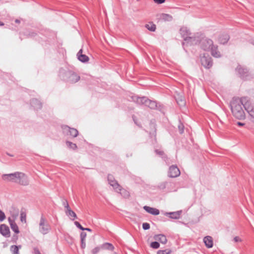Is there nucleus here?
Masks as SVG:
<instances>
[{
  "instance_id": "f257e3e1",
  "label": "nucleus",
  "mask_w": 254,
  "mask_h": 254,
  "mask_svg": "<svg viewBox=\"0 0 254 254\" xmlns=\"http://www.w3.org/2000/svg\"><path fill=\"white\" fill-rule=\"evenodd\" d=\"M246 99L245 97L241 99L234 97L230 103V106L233 115L239 120L245 119V114L242 106L243 105V102Z\"/></svg>"
},
{
  "instance_id": "f03ea898",
  "label": "nucleus",
  "mask_w": 254,
  "mask_h": 254,
  "mask_svg": "<svg viewBox=\"0 0 254 254\" xmlns=\"http://www.w3.org/2000/svg\"><path fill=\"white\" fill-rule=\"evenodd\" d=\"M2 178L4 180L18 183L22 186H27L29 183L27 176L22 172H16L14 173L4 174Z\"/></svg>"
},
{
  "instance_id": "7ed1b4c3",
  "label": "nucleus",
  "mask_w": 254,
  "mask_h": 254,
  "mask_svg": "<svg viewBox=\"0 0 254 254\" xmlns=\"http://www.w3.org/2000/svg\"><path fill=\"white\" fill-rule=\"evenodd\" d=\"M200 47L204 51H210L211 55L215 58L221 57L220 52L218 50V46L213 44V41L209 38H203L200 41Z\"/></svg>"
},
{
  "instance_id": "20e7f679",
  "label": "nucleus",
  "mask_w": 254,
  "mask_h": 254,
  "mask_svg": "<svg viewBox=\"0 0 254 254\" xmlns=\"http://www.w3.org/2000/svg\"><path fill=\"white\" fill-rule=\"evenodd\" d=\"M51 229V227L46 219L42 215L39 223V231L43 234H47Z\"/></svg>"
},
{
  "instance_id": "39448f33",
  "label": "nucleus",
  "mask_w": 254,
  "mask_h": 254,
  "mask_svg": "<svg viewBox=\"0 0 254 254\" xmlns=\"http://www.w3.org/2000/svg\"><path fill=\"white\" fill-rule=\"evenodd\" d=\"M180 33L185 41H190L191 42L195 41V37L191 36V34L187 27H182L180 29Z\"/></svg>"
},
{
  "instance_id": "423d86ee",
  "label": "nucleus",
  "mask_w": 254,
  "mask_h": 254,
  "mask_svg": "<svg viewBox=\"0 0 254 254\" xmlns=\"http://www.w3.org/2000/svg\"><path fill=\"white\" fill-rule=\"evenodd\" d=\"M200 62L201 64L205 68H210L212 65V61L211 57L208 55L205 56L204 55L200 58Z\"/></svg>"
},
{
  "instance_id": "0eeeda50",
  "label": "nucleus",
  "mask_w": 254,
  "mask_h": 254,
  "mask_svg": "<svg viewBox=\"0 0 254 254\" xmlns=\"http://www.w3.org/2000/svg\"><path fill=\"white\" fill-rule=\"evenodd\" d=\"M180 171L176 165H172L168 171V176L170 178H176L180 176Z\"/></svg>"
},
{
  "instance_id": "6e6552de",
  "label": "nucleus",
  "mask_w": 254,
  "mask_h": 254,
  "mask_svg": "<svg viewBox=\"0 0 254 254\" xmlns=\"http://www.w3.org/2000/svg\"><path fill=\"white\" fill-rule=\"evenodd\" d=\"M62 128L64 132L73 137H76L78 134V130L74 128L69 127L67 126H63Z\"/></svg>"
},
{
  "instance_id": "1a4fd4ad",
  "label": "nucleus",
  "mask_w": 254,
  "mask_h": 254,
  "mask_svg": "<svg viewBox=\"0 0 254 254\" xmlns=\"http://www.w3.org/2000/svg\"><path fill=\"white\" fill-rule=\"evenodd\" d=\"M67 81L70 83H74L77 82L80 79V76L77 74L69 72L67 73Z\"/></svg>"
},
{
  "instance_id": "9d476101",
  "label": "nucleus",
  "mask_w": 254,
  "mask_h": 254,
  "mask_svg": "<svg viewBox=\"0 0 254 254\" xmlns=\"http://www.w3.org/2000/svg\"><path fill=\"white\" fill-rule=\"evenodd\" d=\"M108 181L109 184L113 187L116 191H118L117 189L119 187L120 188V185L118 184L117 181L115 180L114 177L111 175H109L108 176Z\"/></svg>"
},
{
  "instance_id": "9b49d317",
  "label": "nucleus",
  "mask_w": 254,
  "mask_h": 254,
  "mask_svg": "<svg viewBox=\"0 0 254 254\" xmlns=\"http://www.w3.org/2000/svg\"><path fill=\"white\" fill-rule=\"evenodd\" d=\"M0 233L5 237H9L10 236L9 229L8 227L5 224L0 225Z\"/></svg>"
},
{
  "instance_id": "f8f14e48",
  "label": "nucleus",
  "mask_w": 254,
  "mask_h": 254,
  "mask_svg": "<svg viewBox=\"0 0 254 254\" xmlns=\"http://www.w3.org/2000/svg\"><path fill=\"white\" fill-rule=\"evenodd\" d=\"M131 98L133 102L139 105H145L147 99L146 97H139L137 96H132Z\"/></svg>"
},
{
  "instance_id": "ddd939ff",
  "label": "nucleus",
  "mask_w": 254,
  "mask_h": 254,
  "mask_svg": "<svg viewBox=\"0 0 254 254\" xmlns=\"http://www.w3.org/2000/svg\"><path fill=\"white\" fill-rule=\"evenodd\" d=\"M229 39L230 37L227 34L223 33L219 35L218 41L220 44H225L228 42Z\"/></svg>"
},
{
  "instance_id": "4468645a",
  "label": "nucleus",
  "mask_w": 254,
  "mask_h": 254,
  "mask_svg": "<svg viewBox=\"0 0 254 254\" xmlns=\"http://www.w3.org/2000/svg\"><path fill=\"white\" fill-rule=\"evenodd\" d=\"M143 208L146 212L152 215H157L159 214V210L156 208L148 206H144Z\"/></svg>"
},
{
  "instance_id": "2eb2a0df",
  "label": "nucleus",
  "mask_w": 254,
  "mask_h": 254,
  "mask_svg": "<svg viewBox=\"0 0 254 254\" xmlns=\"http://www.w3.org/2000/svg\"><path fill=\"white\" fill-rule=\"evenodd\" d=\"M10 213L11 216L8 217V219H10L11 220L12 219L15 220L19 215V210L15 207H11L10 210Z\"/></svg>"
},
{
  "instance_id": "dca6fc26",
  "label": "nucleus",
  "mask_w": 254,
  "mask_h": 254,
  "mask_svg": "<svg viewBox=\"0 0 254 254\" xmlns=\"http://www.w3.org/2000/svg\"><path fill=\"white\" fill-rule=\"evenodd\" d=\"M203 242L205 246L208 248H211L213 247V242L211 237L206 236L203 239Z\"/></svg>"
},
{
  "instance_id": "f3484780",
  "label": "nucleus",
  "mask_w": 254,
  "mask_h": 254,
  "mask_svg": "<svg viewBox=\"0 0 254 254\" xmlns=\"http://www.w3.org/2000/svg\"><path fill=\"white\" fill-rule=\"evenodd\" d=\"M9 223L10 224L11 229L16 234L19 233V231L17 224L15 222V220L10 219H8Z\"/></svg>"
},
{
  "instance_id": "a211bd4d",
  "label": "nucleus",
  "mask_w": 254,
  "mask_h": 254,
  "mask_svg": "<svg viewBox=\"0 0 254 254\" xmlns=\"http://www.w3.org/2000/svg\"><path fill=\"white\" fill-rule=\"evenodd\" d=\"M82 53V50L81 49L79 50V51L77 53L78 59L80 61H81L83 63H85V62H88L89 60V58L85 55H83Z\"/></svg>"
},
{
  "instance_id": "6ab92c4d",
  "label": "nucleus",
  "mask_w": 254,
  "mask_h": 254,
  "mask_svg": "<svg viewBox=\"0 0 254 254\" xmlns=\"http://www.w3.org/2000/svg\"><path fill=\"white\" fill-rule=\"evenodd\" d=\"M118 193H120L123 197L128 198L129 196V192L126 190L123 189L121 186L117 189Z\"/></svg>"
},
{
  "instance_id": "aec40b11",
  "label": "nucleus",
  "mask_w": 254,
  "mask_h": 254,
  "mask_svg": "<svg viewBox=\"0 0 254 254\" xmlns=\"http://www.w3.org/2000/svg\"><path fill=\"white\" fill-rule=\"evenodd\" d=\"M154 239L156 240L159 241L160 243H161L163 244H166L167 242V240L166 236L162 234L155 235L154 236Z\"/></svg>"
},
{
  "instance_id": "412c9836",
  "label": "nucleus",
  "mask_w": 254,
  "mask_h": 254,
  "mask_svg": "<svg viewBox=\"0 0 254 254\" xmlns=\"http://www.w3.org/2000/svg\"><path fill=\"white\" fill-rule=\"evenodd\" d=\"M243 106L248 112L254 109V105L250 101H247L245 103L243 102Z\"/></svg>"
},
{
  "instance_id": "4be33fe9",
  "label": "nucleus",
  "mask_w": 254,
  "mask_h": 254,
  "mask_svg": "<svg viewBox=\"0 0 254 254\" xmlns=\"http://www.w3.org/2000/svg\"><path fill=\"white\" fill-rule=\"evenodd\" d=\"M31 104L35 109H40L42 107V104L40 102L36 99H33L31 100Z\"/></svg>"
},
{
  "instance_id": "5701e85b",
  "label": "nucleus",
  "mask_w": 254,
  "mask_h": 254,
  "mask_svg": "<svg viewBox=\"0 0 254 254\" xmlns=\"http://www.w3.org/2000/svg\"><path fill=\"white\" fill-rule=\"evenodd\" d=\"M181 213V211H178L176 212L168 213L167 215H169L171 218L178 219L180 218Z\"/></svg>"
},
{
  "instance_id": "b1692460",
  "label": "nucleus",
  "mask_w": 254,
  "mask_h": 254,
  "mask_svg": "<svg viewBox=\"0 0 254 254\" xmlns=\"http://www.w3.org/2000/svg\"><path fill=\"white\" fill-rule=\"evenodd\" d=\"M146 103L145 104V105L146 106L148 107L151 109H154L157 107V104L155 101H151L148 98L147 99V100H146Z\"/></svg>"
},
{
  "instance_id": "393cba45",
  "label": "nucleus",
  "mask_w": 254,
  "mask_h": 254,
  "mask_svg": "<svg viewBox=\"0 0 254 254\" xmlns=\"http://www.w3.org/2000/svg\"><path fill=\"white\" fill-rule=\"evenodd\" d=\"M145 27L149 31L154 32L155 31L156 27V25L153 22H149L145 25Z\"/></svg>"
},
{
  "instance_id": "a878e982",
  "label": "nucleus",
  "mask_w": 254,
  "mask_h": 254,
  "mask_svg": "<svg viewBox=\"0 0 254 254\" xmlns=\"http://www.w3.org/2000/svg\"><path fill=\"white\" fill-rule=\"evenodd\" d=\"M236 70L238 71L239 73L241 76H244L248 72V70H247V69L246 68H243V67H242L240 65H239L237 67Z\"/></svg>"
},
{
  "instance_id": "bb28decb",
  "label": "nucleus",
  "mask_w": 254,
  "mask_h": 254,
  "mask_svg": "<svg viewBox=\"0 0 254 254\" xmlns=\"http://www.w3.org/2000/svg\"><path fill=\"white\" fill-rule=\"evenodd\" d=\"M65 213L67 215L70 216L71 217H72L73 218H71L72 220H74V219L76 218V215L75 213L70 208L66 210Z\"/></svg>"
},
{
  "instance_id": "cd10ccee",
  "label": "nucleus",
  "mask_w": 254,
  "mask_h": 254,
  "mask_svg": "<svg viewBox=\"0 0 254 254\" xmlns=\"http://www.w3.org/2000/svg\"><path fill=\"white\" fill-rule=\"evenodd\" d=\"M101 248L104 249L109 250L111 251H113L114 249V247L113 245L108 243L103 244Z\"/></svg>"
},
{
  "instance_id": "c85d7f7f",
  "label": "nucleus",
  "mask_w": 254,
  "mask_h": 254,
  "mask_svg": "<svg viewBox=\"0 0 254 254\" xmlns=\"http://www.w3.org/2000/svg\"><path fill=\"white\" fill-rule=\"evenodd\" d=\"M161 18L162 19L166 20V21H171L173 19V17L171 15H170L168 14H165V13H163L162 14Z\"/></svg>"
},
{
  "instance_id": "c756f323",
  "label": "nucleus",
  "mask_w": 254,
  "mask_h": 254,
  "mask_svg": "<svg viewBox=\"0 0 254 254\" xmlns=\"http://www.w3.org/2000/svg\"><path fill=\"white\" fill-rule=\"evenodd\" d=\"M10 251L13 254H19V248L18 246L15 245L11 246Z\"/></svg>"
},
{
  "instance_id": "7c9ffc66",
  "label": "nucleus",
  "mask_w": 254,
  "mask_h": 254,
  "mask_svg": "<svg viewBox=\"0 0 254 254\" xmlns=\"http://www.w3.org/2000/svg\"><path fill=\"white\" fill-rule=\"evenodd\" d=\"M66 144L68 147H69L72 149H75L77 148V146H76V144L73 143L71 142L66 141Z\"/></svg>"
},
{
  "instance_id": "2f4dec72",
  "label": "nucleus",
  "mask_w": 254,
  "mask_h": 254,
  "mask_svg": "<svg viewBox=\"0 0 254 254\" xmlns=\"http://www.w3.org/2000/svg\"><path fill=\"white\" fill-rule=\"evenodd\" d=\"M171 250L170 249H166L165 250H159L157 252V254H170Z\"/></svg>"
},
{
  "instance_id": "473e14b6",
  "label": "nucleus",
  "mask_w": 254,
  "mask_h": 254,
  "mask_svg": "<svg viewBox=\"0 0 254 254\" xmlns=\"http://www.w3.org/2000/svg\"><path fill=\"white\" fill-rule=\"evenodd\" d=\"M150 246L151 248L156 249L159 248L160 244L157 242H153L151 243Z\"/></svg>"
},
{
  "instance_id": "72a5a7b5",
  "label": "nucleus",
  "mask_w": 254,
  "mask_h": 254,
  "mask_svg": "<svg viewBox=\"0 0 254 254\" xmlns=\"http://www.w3.org/2000/svg\"><path fill=\"white\" fill-rule=\"evenodd\" d=\"M176 101H177V103L180 106H184L185 104V100H184L183 98H181L180 99H176Z\"/></svg>"
},
{
  "instance_id": "f704fd0d",
  "label": "nucleus",
  "mask_w": 254,
  "mask_h": 254,
  "mask_svg": "<svg viewBox=\"0 0 254 254\" xmlns=\"http://www.w3.org/2000/svg\"><path fill=\"white\" fill-rule=\"evenodd\" d=\"M5 218V216L4 213L0 210V221L2 222L3 221Z\"/></svg>"
},
{
  "instance_id": "c9c22d12",
  "label": "nucleus",
  "mask_w": 254,
  "mask_h": 254,
  "mask_svg": "<svg viewBox=\"0 0 254 254\" xmlns=\"http://www.w3.org/2000/svg\"><path fill=\"white\" fill-rule=\"evenodd\" d=\"M20 219L22 222H26V214L24 212L21 213Z\"/></svg>"
},
{
  "instance_id": "e433bc0d",
  "label": "nucleus",
  "mask_w": 254,
  "mask_h": 254,
  "mask_svg": "<svg viewBox=\"0 0 254 254\" xmlns=\"http://www.w3.org/2000/svg\"><path fill=\"white\" fill-rule=\"evenodd\" d=\"M142 228L144 230H148L150 228V225L147 223H144L142 224Z\"/></svg>"
},
{
  "instance_id": "4c0bfd02",
  "label": "nucleus",
  "mask_w": 254,
  "mask_h": 254,
  "mask_svg": "<svg viewBox=\"0 0 254 254\" xmlns=\"http://www.w3.org/2000/svg\"><path fill=\"white\" fill-rule=\"evenodd\" d=\"M100 250V247H96L92 250V254H97Z\"/></svg>"
},
{
  "instance_id": "58836bf2",
  "label": "nucleus",
  "mask_w": 254,
  "mask_h": 254,
  "mask_svg": "<svg viewBox=\"0 0 254 254\" xmlns=\"http://www.w3.org/2000/svg\"><path fill=\"white\" fill-rule=\"evenodd\" d=\"M74 224L76 225V226L79 229H80V230H84V228H83L81 225L80 224L77 222V221H75L74 222Z\"/></svg>"
},
{
  "instance_id": "ea45409f",
  "label": "nucleus",
  "mask_w": 254,
  "mask_h": 254,
  "mask_svg": "<svg viewBox=\"0 0 254 254\" xmlns=\"http://www.w3.org/2000/svg\"><path fill=\"white\" fill-rule=\"evenodd\" d=\"M63 205L64 206V207L67 209L70 208V207L68 205V202L66 200H64L63 202Z\"/></svg>"
},
{
  "instance_id": "a19ab883",
  "label": "nucleus",
  "mask_w": 254,
  "mask_h": 254,
  "mask_svg": "<svg viewBox=\"0 0 254 254\" xmlns=\"http://www.w3.org/2000/svg\"><path fill=\"white\" fill-rule=\"evenodd\" d=\"M86 237V233L85 232H81L80 234V239L81 240H85V238Z\"/></svg>"
},
{
  "instance_id": "79ce46f5",
  "label": "nucleus",
  "mask_w": 254,
  "mask_h": 254,
  "mask_svg": "<svg viewBox=\"0 0 254 254\" xmlns=\"http://www.w3.org/2000/svg\"><path fill=\"white\" fill-rule=\"evenodd\" d=\"M178 127H179V130H180V132L181 133H182L184 132V126H183V125L182 124H180V125H179Z\"/></svg>"
},
{
  "instance_id": "37998d69",
  "label": "nucleus",
  "mask_w": 254,
  "mask_h": 254,
  "mask_svg": "<svg viewBox=\"0 0 254 254\" xmlns=\"http://www.w3.org/2000/svg\"><path fill=\"white\" fill-rule=\"evenodd\" d=\"M86 247L85 240H81V248L82 249H85Z\"/></svg>"
},
{
  "instance_id": "c03bdc74",
  "label": "nucleus",
  "mask_w": 254,
  "mask_h": 254,
  "mask_svg": "<svg viewBox=\"0 0 254 254\" xmlns=\"http://www.w3.org/2000/svg\"><path fill=\"white\" fill-rule=\"evenodd\" d=\"M234 241L235 242H241L242 240L240 237L236 236L234 238Z\"/></svg>"
},
{
  "instance_id": "a18cd8bd",
  "label": "nucleus",
  "mask_w": 254,
  "mask_h": 254,
  "mask_svg": "<svg viewBox=\"0 0 254 254\" xmlns=\"http://www.w3.org/2000/svg\"><path fill=\"white\" fill-rule=\"evenodd\" d=\"M250 116L254 120V109L248 112Z\"/></svg>"
},
{
  "instance_id": "49530a36",
  "label": "nucleus",
  "mask_w": 254,
  "mask_h": 254,
  "mask_svg": "<svg viewBox=\"0 0 254 254\" xmlns=\"http://www.w3.org/2000/svg\"><path fill=\"white\" fill-rule=\"evenodd\" d=\"M154 1L158 4H161L165 1V0H153Z\"/></svg>"
},
{
  "instance_id": "de8ad7c7",
  "label": "nucleus",
  "mask_w": 254,
  "mask_h": 254,
  "mask_svg": "<svg viewBox=\"0 0 254 254\" xmlns=\"http://www.w3.org/2000/svg\"><path fill=\"white\" fill-rule=\"evenodd\" d=\"M155 152L157 154H158L159 155H163L164 154V152L162 151L159 150H156Z\"/></svg>"
},
{
  "instance_id": "09e8293b",
  "label": "nucleus",
  "mask_w": 254,
  "mask_h": 254,
  "mask_svg": "<svg viewBox=\"0 0 254 254\" xmlns=\"http://www.w3.org/2000/svg\"><path fill=\"white\" fill-rule=\"evenodd\" d=\"M237 125H238V126H244V123H241V122H238V123H237Z\"/></svg>"
},
{
  "instance_id": "8fccbe9b",
  "label": "nucleus",
  "mask_w": 254,
  "mask_h": 254,
  "mask_svg": "<svg viewBox=\"0 0 254 254\" xmlns=\"http://www.w3.org/2000/svg\"><path fill=\"white\" fill-rule=\"evenodd\" d=\"M84 230H86V231H89V232H91V229H90V228H84Z\"/></svg>"
},
{
  "instance_id": "3c124183",
  "label": "nucleus",
  "mask_w": 254,
  "mask_h": 254,
  "mask_svg": "<svg viewBox=\"0 0 254 254\" xmlns=\"http://www.w3.org/2000/svg\"><path fill=\"white\" fill-rule=\"evenodd\" d=\"M15 22L16 23H20V20H18V19H16V20H15Z\"/></svg>"
},
{
  "instance_id": "603ef678",
  "label": "nucleus",
  "mask_w": 254,
  "mask_h": 254,
  "mask_svg": "<svg viewBox=\"0 0 254 254\" xmlns=\"http://www.w3.org/2000/svg\"><path fill=\"white\" fill-rule=\"evenodd\" d=\"M35 254H41L39 251H37L35 252Z\"/></svg>"
},
{
  "instance_id": "864d4df0",
  "label": "nucleus",
  "mask_w": 254,
  "mask_h": 254,
  "mask_svg": "<svg viewBox=\"0 0 254 254\" xmlns=\"http://www.w3.org/2000/svg\"><path fill=\"white\" fill-rule=\"evenodd\" d=\"M7 154L10 156H13V155H10V154H9V153H7Z\"/></svg>"
},
{
  "instance_id": "5fc2aeb1",
  "label": "nucleus",
  "mask_w": 254,
  "mask_h": 254,
  "mask_svg": "<svg viewBox=\"0 0 254 254\" xmlns=\"http://www.w3.org/2000/svg\"><path fill=\"white\" fill-rule=\"evenodd\" d=\"M113 254H117V253H113Z\"/></svg>"
}]
</instances>
